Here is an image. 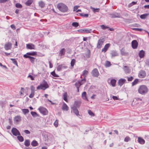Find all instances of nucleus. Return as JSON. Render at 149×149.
<instances>
[{
    "label": "nucleus",
    "instance_id": "f257e3e1",
    "mask_svg": "<svg viewBox=\"0 0 149 149\" xmlns=\"http://www.w3.org/2000/svg\"><path fill=\"white\" fill-rule=\"evenodd\" d=\"M57 8L60 11L63 13H65L68 11V7L63 3H61L57 4Z\"/></svg>",
    "mask_w": 149,
    "mask_h": 149
},
{
    "label": "nucleus",
    "instance_id": "f03ea898",
    "mask_svg": "<svg viewBox=\"0 0 149 149\" xmlns=\"http://www.w3.org/2000/svg\"><path fill=\"white\" fill-rule=\"evenodd\" d=\"M138 91L140 94L144 95L148 92V89L146 86L141 85L139 87L138 89Z\"/></svg>",
    "mask_w": 149,
    "mask_h": 149
},
{
    "label": "nucleus",
    "instance_id": "7ed1b4c3",
    "mask_svg": "<svg viewBox=\"0 0 149 149\" xmlns=\"http://www.w3.org/2000/svg\"><path fill=\"white\" fill-rule=\"evenodd\" d=\"M49 86L47 82L44 81L42 84L37 87V90L41 89L45 90Z\"/></svg>",
    "mask_w": 149,
    "mask_h": 149
},
{
    "label": "nucleus",
    "instance_id": "20e7f679",
    "mask_svg": "<svg viewBox=\"0 0 149 149\" xmlns=\"http://www.w3.org/2000/svg\"><path fill=\"white\" fill-rule=\"evenodd\" d=\"M38 109L40 113L44 115H46L48 113L47 110L45 108L41 107L39 108Z\"/></svg>",
    "mask_w": 149,
    "mask_h": 149
},
{
    "label": "nucleus",
    "instance_id": "39448f33",
    "mask_svg": "<svg viewBox=\"0 0 149 149\" xmlns=\"http://www.w3.org/2000/svg\"><path fill=\"white\" fill-rule=\"evenodd\" d=\"M11 132L15 136H20L21 135L19 131L15 128L13 127L12 129Z\"/></svg>",
    "mask_w": 149,
    "mask_h": 149
},
{
    "label": "nucleus",
    "instance_id": "423d86ee",
    "mask_svg": "<svg viewBox=\"0 0 149 149\" xmlns=\"http://www.w3.org/2000/svg\"><path fill=\"white\" fill-rule=\"evenodd\" d=\"M104 41L103 39H100L98 40L97 47V48L100 49Z\"/></svg>",
    "mask_w": 149,
    "mask_h": 149
},
{
    "label": "nucleus",
    "instance_id": "0eeeda50",
    "mask_svg": "<svg viewBox=\"0 0 149 149\" xmlns=\"http://www.w3.org/2000/svg\"><path fill=\"white\" fill-rule=\"evenodd\" d=\"M91 74L93 77H97L99 75V73L96 68H95L92 71Z\"/></svg>",
    "mask_w": 149,
    "mask_h": 149
},
{
    "label": "nucleus",
    "instance_id": "6e6552de",
    "mask_svg": "<svg viewBox=\"0 0 149 149\" xmlns=\"http://www.w3.org/2000/svg\"><path fill=\"white\" fill-rule=\"evenodd\" d=\"M12 47V44L10 42L6 43L4 45V48L6 50L10 49Z\"/></svg>",
    "mask_w": 149,
    "mask_h": 149
},
{
    "label": "nucleus",
    "instance_id": "1a4fd4ad",
    "mask_svg": "<svg viewBox=\"0 0 149 149\" xmlns=\"http://www.w3.org/2000/svg\"><path fill=\"white\" fill-rule=\"evenodd\" d=\"M132 47L133 49L137 48L138 45V43L136 40H133L132 42Z\"/></svg>",
    "mask_w": 149,
    "mask_h": 149
},
{
    "label": "nucleus",
    "instance_id": "9d476101",
    "mask_svg": "<svg viewBox=\"0 0 149 149\" xmlns=\"http://www.w3.org/2000/svg\"><path fill=\"white\" fill-rule=\"evenodd\" d=\"M21 120V117L19 115L15 116L13 119L14 121L16 123H17L20 122Z\"/></svg>",
    "mask_w": 149,
    "mask_h": 149
},
{
    "label": "nucleus",
    "instance_id": "9b49d317",
    "mask_svg": "<svg viewBox=\"0 0 149 149\" xmlns=\"http://www.w3.org/2000/svg\"><path fill=\"white\" fill-rule=\"evenodd\" d=\"M146 76V73L144 71L141 70L139 73V77L140 78H143Z\"/></svg>",
    "mask_w": 149,
    "mask_h": 149
},
{
    "label": "nucleus",
    "instance_id": "f8f14e48",
    "mask_svg": "<svg viewBox=\"0 0 149 149\" xmlns=\"http://www.w3.org/2000/svg\"><path fill=\"white\" fill-rule=\"evenodd\" d=\"M71 108L72 109L73 112L77 116L79 115V112L77 108L74 107H71Z\"/></svg>",
    "mask_w": 149,
    "mask_h": 149
},
{
    "label": "nucleus",
    "instance_id": "ddd939ff",
    "mask_svg": "<svg viewBox=\"0 0 149 149\" xmlns=\"http://www.w3.org/2000/svg\"><path fill=\"white\" fill-rule=\"evenodd\" d=\"M23 56L25 58H29L31 62L32 63H33L35 61V60L36 59V58H35L26 55V54H24V55Z\"/></svg>",
    "mask_w": 149,
    "mask_h": 149
},
{
    "label": "nucleus",
    "instance_id": "4468645a",
    "mask_svg": "<svg viewBox=\"0 0 149 149\" xmlns=\"http://www.w3.org/2000/svg\"><path fill=\"white\" fill-rule=\"evenodd\" d=\"M110 16L111 18L120 17V13H115L114 14H111L110 15Z\"/></svg>",
    "mask_w": 149,
    "mask_h": 149
},
{
    "label": "nucleus",
    "instance_id": "2eb2a0df",
    "mask_svg": "<svg viewBox=\"0 0 149 149\" xmlns=\"http://www.w3.org/2000/svg\"><path fill=\"white\" fill-rule=\"evenodd\" d=\"M110 45L109 43L105 45L104 48L102 49V52H104V53H105L107 51L109 47H110Z\"/></svg>",
    "mask_w": 149,
    "mask_h": 149
},
{
    "label": "nucleus",
    "instance_id": "dca6fc26",
    "mask_svg": "<svg viewBox=\"0 0 149 149\" xmlns=\"http://www.w3.org/2000/svg\"><path fill=\"white\" fill-rule=\"evenodd\" d=\"M123 69L125 73H130V70L128 66H123Z\"/></svg>",
    "mask_w": 149,
    "mask_h": 149
},
{
    "label": "nucleus",
    "instance_id": "f3484780",
    "mask_svg": "<svg viewBox=\"0 0 149 149\" xmlns=\"http://www.w3.org/2000/svg\"><path fill=\"white\" fill-rule=\"evenodd\" d=\"M125 81L126 80L125 79H121L118 80V85L121 86L125 83Z\"/></svg>",
    "mask_w": 149,
    "mask_h": 149
},
{
    "label": "nucleus",
    "instance_id": "a211bd4d",
    "mask_svg": "<svg viewBox=\"0 0 149 149\" xmlns=\"http://www.w3.org/2000/svg\"><path fill=\"white\" fill-rule=\"evenodd\" d=\"M62 109L63 110L67 111L68 110V107L67 104L64 102L63 103Z\"/></svg>",
    "mask_w": 149,
    "mask_h": 149
},
{
    "label": "nucleus",
    "instance_id": "6ab92c4d",
    "mask_svg": "<svg viewBox=\"0 0 149 149\" xmlns=\"http://www.w3.org/2000/svg\"><path fill=\"white\" fill-rule=\"evenodd\" d=\"M110 54L112 57L118 56V54L117 52L113 50L111 52Z\"/></svg>",
    "mask_w": 149,
    "mask_h": 149
},
{
    "label": "nucleus",
    "instance_id": "aec40b11",
    "mask_svg": "<svg viewBox=\"0 0 149 149\" xmlns=\"http://www.w3.org/2000/svg\"><path fill=\"white\" fill-rule=\"evenodd\" d=\"M35 46L32 44H28L26 45V48L30 49H34L35 48Z\"/></svg>",
    "mask_w": 149,
    "mask_h": 149
},
{
    "label": "nucleus",
    "instance_id": "412c9836",
    "mask_svg": "<svg viewBox=\"0 0 149 149\" xmlns=\"http://www.w3.org/2000/svg\"><path fill=\"white\" fill-rule=\"evenodd\" d=\"M138 142L141 144H143L145 143V140L141 137H138Z\"/></svg>",
    "mask_w": 149,
    "mask_h": 149
},
{
    "label": "nucleus",
    "instance_id": "4be33fe9",
    "mask_svg": "<svg viewBox=\"0 0 149 149\" xmlns=\"http://www.w3.org/2000/svg\"><path fill=\"white\" fill-rule=\"evenodd\" d=\"M145 55V52L143 50L140 51L139 52V57L141 58H143Z\"/></svg>",
    "mask_w": 149,
    "mask_h": 149
},
{
    "label": "nucleus",
    "instance_id": "5701e85b",
    "mask_svg": "<svg viewBox=\"0 0 149 149\" xmlns=\"http://www.w3.org/2000/svg\"><path fill=\"white\" fill-rule=\"evenodd\" d=\"M39 6L41 8H43L45 6V3L43 1H41L38 2Z\"/></svg>",
    "mask_w": 149,
    "mask_h": 149
},
{
    "label": "nucleus",
    "instance_id": "b1692460",
    "mask_svg": "<svg viewBox=\"0 0 149 149\" xmlns=\"http://www.w3.org/2000/svg\"><path fill=\"white\" fill-rule=\"evenodd\" d=\"M80 103L78 101H75L74 103V104L73 106L71 107H74L76 108H79L80 106Z\"/></svg>",
    "mask_w": 149,
    "mask_h": 149
},
{
    "label": "nucleus",
    "instance_id": "393cba45",
    "mask_svg": "<svg viewBox=\"0 0 149 149\" xmlns=\"http://www.w3.org/2000/svg\"><path fill=\"white\" fill-rule=\"evenodd\" d=\"M67 94L66 92L63 93V99L66 102H68V100L67 99Z\"/></svg>",
    "mask_w": 149,
    "mask_h": 149
},
{
    "label": "nucleus",
    "instance_id": "a878e982",
    "mask_svg": "<svg viewBox=\"0 0 149 149\" xmlns=\"http://www.w3.org/2000/svg\"><path fill=\"white\" fill-rule=\"evenodd\" d=\"M37 54V53L36 52H27L26 53V54L27 56H35Z\"/></svg>",
    "mask_w": 149,
    "mask_h": 149
},
{
    "label": "nucleus",
    "instance_id": "bb28decb",
    "mask_svg": "<svg viewBox=\"0 0 149 149\" xmlns=\"http://www.w3.org/2000/svg\"><path fill=\"white\" fill-rule=\"evenodd\" d=\"M82 98L85 100H88V99L86 97V93L84 92L82 93Z\"/></svg>",
    "mask_w": 149,
    "mask_h": 149
},
{
    "label": "nucleus",
    "instance_id": "cd10ccee",
    "mask_svg": "<svg viewBox=\"0 0 149 149\" xmlns=\"http://www.w3.org/2000/svg\"><path fill=\"white\" fill-rule=\"evenodd\" d=\"M65 52V49L64 48H63L60 51L59 54L60 56H62V55H64Z\"/></svg>",
    "mask_w": 149,
    "mask_h": 149
},
{
    "label": "nucleus",
    "instance_id": "c85d7f7f",
    "mask_svg": "<svg viewBox=\"0 0 149 149\" xmlns=\"http://www.w3.org/2000/svg\"><path fill=\"white\" fill-rule=\"evenodd\" d=\"M33 2V0H28L25 3L26 5L27 6H30Z\"/></svg>",
    "mask_w": 149,
    "mask_h": 149
},
{
    "label": "nucleus",
    "instance_id": "c756f323",
    "mask_svg": "<svg viewBox=\"0 0 149 149\" xmlns=\"http://www.w3.org/2000/svg\"><path fill=\"white\" fill-rule=\"evenodd\" d=\"M31 145L33 146H37L38 143L37 142L36 140H33L31 143Z\"/></svg>",
    "mask_w": 149,
    "mask_h": 149
},
{
    "label": "nucleus",
    "instance_id": "7c9ffc66",
    "mask_svg": "<svg viewBox=\"0 0 149 149\" xmlns=\"http://www.w3.org/2000/svg\"><path fill=\"white\" fill-rule=\"evenodd\" d=\"M24 144L26 146H28L30 145V141L28 140H25L24 142Z\"/></svg>",
    "mask_w": 149,
    "mask_h": 149
},
{
    "label": "nucleus",
    "instance_id": "2f4dec72",
    "mask_svg": "<svg viewBox=\"0 0 149 149\" xmlns=\"http://www.w3.org/2000/svg\"><path fill=\"white\" fill-rule=\"evenodd\" d=\"M88 73V72L87 70H85L83 71L82 75L84 77V78H85L86 77Z\"/></svg>",
    "mask_w": 149,
    "mask_h": 149
},
{
    "label": "nucleus",
    "instance_id": "473e14b6",
    "mask_svg": "<svg viewBox=\"0 0 149 149\" xmlns=\"http://www.w3.org/2000/svg\"><path fill=\"white\" fill-rule=\"evenodd\" d=\"M90 8L95 13V12H98L99 11L100 9L99 8H95L91 6L90 7Z\"/></svg>",
    "mask_w": 149,
    "mask_h": 149
},
{
    "label": "nucleus",
    "instance_id": "72a5a7b5",
    "mask_svg": "<svg viewBox=\"0 0 149 149\" xmlns=\"http://www.w3.org/2000/svg\"><path fill=\"white\" fill-rule=\"evenodd\" d=\"M22 110L24 115L26 114L29 112V110L27 109H22Z\"/></svg>",
    "mask_w": 149,
    "mask_h": 149
},
{
    "label": "nucleus",
    "instance_id": "f704fd0d",
    "mask_svg": "<svg viewBox=\"0 0 149 149\" xmlns=\"http://www.w3.org/2000/svg\"><path fill=\"white\" fill-rule=\"evenodd\" d=\"M116 81L114 79H112L111 81V84L113 86H115L116 83Z\"/></svg>",
    "mask_w": 149,
    "mask_h": 149
},
{
    "label": "nucleus",
    "instance_id": "c9c22d12",
    "mask_svg": "<svg viewBox=\"0 0 149 149\" xmlns=\"http://www.w3.org/2000/svg\"><path fill=\"white\" fill-rule=\"evenodd\" d=\"M76 87L79 88L80 86L81 85V84H80V81L79 80L75 84Z\"/></svg>",
    "mask_w": 149,
    "mask_h": 149
},
{
    "label": "nucleus",
    "instance_id": "e433bc0d",
    "mask_svg": "<svg viewBox=\"0 0 149 149\" xmlns=\"http://www.w3.org/2000/svg\"><path fill=\"white\" fill-rule=\"evenodd\" d=\"M17 138L18 140L20 142H22L24 141V138L23 137L20 135L17 136Z\"/></svg>",
    "mask_w": 149,
    "mask_h": 149
},
{
    "label": "nucleus",
    "instance_id": "4c0bfd02",
    "mask_svg": "<svg viewBox=\"0 0 149 149\" xmlns=\"http://www.w3.org/2000/svg\"><path fill=\"white\" fill-rule=\"evenodd\" d=\"M72 25L73 26H74L75 27H77L79 26V24L78 22H74L72 23Z\"/></svg>",
    "mask_w": 149,
    "mask_h": 149
},
{
    "label": "nucleus",
    "instance_id": "58836bf2",
    "mask_svg": "<svg viewBox=\"0 0 149 149\" xmlns=\"http://www.w3.org/2000/svg\"><path fill=\"white\" fill-rule=\"evenodd\" d=\"M147 15H148L147 14L142 15H140V17L141 19H144L146 18Z\"/></svg>",
    "mask_w": 149,
    "mask_h": 149
},
{
    "label": "nucleus",
    "instance_id": "ea45409f",
    "mask_svg": "<svg viewBox=\"0 0 149 149\" xmlns=\"http://www.w3.org/2000/svg\"><path fill=\"white\" fill-rule=\"evenodd\" d=\"M31 115L34 117H36L38 116V115L35 112L31 111Z\"/></svg>",
    "mask_w": 149,
    "mask_h": 149
},
{
    "label": "nucleus",
    "instance_id": "a19ab883",
    "mask_svg": "<svg viewBox=\"0 0 149 149\" xmlns=\"http://www.w3.org/2000/svg\"><path fill=\"white\" fill-rule=\"evenodd\" d=\"M10 60L12 61L13 63L15 64V65H16L17 66H18L17 63V61L14 58H10Z\"/></svg>",
    "mask_w": 149,
    "mask_h": 149
},
{
    "label": "nucleus",
    "instance_id": "79ce46f5",
    "mask_svg": "<svg viewBox=\"0 0 149 149\" xmlns=\"http://www.w3.org/2000/svg\"><path fill=\"white\" fill-rule=\"evenodd\" d=\"M80 81V84H81V85L84 83L86 82V79L85 78H84L83 79H81V80H79Z\"/></svg>",
    "mask_w": 149,
    "mask_h": 149
},
{
    "label": "nucleus",
    "instance_id": "37998d69",
    "mask_svg": "<svg viewBox=\"0 0 149 149\" xmlns=\"http://www.w3.org/2000/svg\"><path fill=\"white\" fill-rule=\"evenodd\" d=\"M111 64L110 62L109 61H107L105 63V66L106 67H109L111 66Z\"/></svg>",
    "mask_w": 149,
    "mask_h": 149
},
{
    "label": "nucleus",
    "instance_id": "c03bdc74",
    "mask_svg": "<svg viewBox=\"0 0 149 149\" xmlns=\"http://www.w3.org/2000/svg\"><path fill=\"white\" fill-rule=\"evenodd\" d=\"M121 54L123 55H126L128 54V53L125 52L124 50L123 49L121 50Z\"/></svg>",
    "mask_w": 149,
    "mask_h": 149
},
{
    "label": "nucleus",
    "instance_id": "a18cd8bd",
    "mask_svg": "<svg viewBox=\"0 0 149 149\" xmlns=\"http://www.w3.org/2000/svg\"><path fill=\"white\" fill-rule=\"evenodd\" d=\"M15 6L17 8H21L22 7V5L19 3H17L15 4Z\"/></svg>",
    "mask_w": 149,
    "mask_h": 149
},
{
    "label": "nucleus",
    "instance_id": "49530a36",
    "mask_svg": "<svg viewBox=\"0 0 149 149\" xmlns=\"http://www.w3.org/2000/svg\"><path fill=\"white\" fill-rule=\"evenodd\" d=\"M88 113L91 116H94V113L90 110H89L88 111Z\"/></svg>",
    "mask_w": 149,
    "mask_h": 149
},
{
    "label": "nucleus",
    "instance_id": "de8ad7c7",
    "mask_svg": "<svg viewBox=\"0 0 149 149\" xmlns=\"http://www.w3.org/2000/svg\"><path fill=\"white\" fill-rule=\"evenodd\" d=\"M75 62V60L73 59H72L71 62V66L73 67L74 65Z\"/></svg>",
    "mask_w": 149,
    "mask_h": 149
},
{
    "label": "nucleus",
    "instance_id": "09e8293b",
    "mask_svg": "<svg viewBox=\"0 0 149 149\" xmlns=\"http://www.w3.org/2000/svg\"><path fill=\"white\" fill-rule=\"evenodd\" d=\"M138 82V79H135L132 82V86H134L137 84Z\"/></svg>",
    "mask_w": 149,
    "mask_h": 149
},
{
    "label": "nucleus",
    "instance_id": "8fccbe9b",
    "mask_svg": "<svg viewBox=\"0 0 149 149\" xmlns=\"http://www.w3.org/2000/svg\"><path fill=\"white\" fill-rule=\"evenodd\" d=\"M51 74L54 77H59L58 75L56 74L54 71L52 72H51Z\"/></svg>",
    "mask_w": 149,
    "mask_h": 149
},
{
    "label": "nucleus",
    "instance_id": "3c124183",
    "mask_svg": "<svg viewBox=\"0 0 149 149\" xmlns=\"http://www.w3.org/2000/svg\"><path fill=\"white\" fill-rule=\"evenodd\" d=\"M62 65H59L57 68V70L58 71H61L62 68Z\"/></svg>",
    "mask_w": 149,
    "mask_h": 149
},
{
    "label": "nucleus",
    "instance_id": "603ef678",
    "mask_svg": "<svg viewBox=\"0 0 149 149\" xmlns=\"http://www.w3.org/2000/svg\"><path fill=\"white\" fill-rule=\"evenodd\" d=\"M130 140V138L128 136L126 137L124 140V141L125 142H127Z\"/></svg>",
    "mask_w": 149,
    "mask_h": 149
},
{
    "label": "nucleus",
    "instance_id": "864d4df0",
    "mask_svg": "<svg viewBox=\"0 0 149 149\" xmlns=\"http://www.w3.org/2000/svg\"><path fill=\"white\" fill-rule=\"evenodd\" d=\"M84 29V32L87 33H91L92 31V30L91 29Z\"/></svg>",
    "mask_w": 149,
    "mask_h": 149
},
{
    "label": "nucleus",
    "instance_id": "5fc2aeb1",
    "mask_svg": "<svg viewBox=\"0 0 149 149\" xmlns=\"http://www.w3.org/2000/svg\"><path fill=\"white\" fill-rule=\"evenodd\" d=\"M80 15L81 16H83L85 17H87L88 16V14H84V13H81L80 14Z\"/></svg>",
    "mask_w": 149,
    "mask_h": 149
},
{
    "label": "nucleus",
    "instance_id": "6e6d98bb",
    "mask_svg": "<svg viewBox=\"0 0 149 149\" xmlns=\"http://www.w3.org/2000/svg\"><path fill=\"white\" fill-rule=\"evenodd\" d=\"M34 95V93L31 92V93L29 95V97L30 98H32Z\"/></svg>",
    "mask_w": 149,
    "mask_h": 149
},
{
    "label": "nucleus",
    "instance_id": "4d7b16f0",
    "mask_svg": "<svg viewBox=\"0 0 149 149\" xmlns=\"http://www.w3.org/2000/svg\"><path fill=\"white\" fill-rule=\"evenodd\" d=\"M54 125L56 127H57L58 126V120H56L54 123Z\"/></svg>",
    "mask_w": 149,
    "mask_h": 149
},
{
    "label": "nucleus",
    "instance_id": "13d9d810",
    "mask_svg": "<svg viewBox=\"0 0 149 149\" xmlns=\"http://www.w3.org/2000/svg\"><path fill=\"white\" fill-rule=\"evenodd\" d=\"M101 27L103 29H106L109 28V27L105 26L104 25H101Z\"/></svg>",
    "mask_w": 149,
    "mask_h": 149
},
{
    "label": "nucleus",
    "instance_id": "bf43d9fd",
    "mask_svg": "<svg viewBox=\"0 0 149 149\" xmlns=\"http://www.w3.org/2000/svg\"><path fill=\"white\" fill-rule=\"evenodd\" d=\"M31 92L34 93L35 87L33 86H31Z\"/></svg>",
    "mask_w": 149,
    "mask_h": 149
},
{
    "label": "nucleus",
    "instance_id": "052dcab7",
    "mask_svg": "<svg viewBox=\"0 0 149 149\" xmlns=\"http://www.w3.org/2000/svg\"><path fill=\"white\" fill-rule=\"evenodd\" d=\"M128 81H131L133 79V77H127Z\"/></svg>",
    "mask_w": 149,
    "mask_h": 149
},
{
    "label": "nucleus",
    "instance_id": "680f3d73",
    "mask_svg": "<svg viewBox=\"0 0 149 149\" xmlns=\"http://www.w3.org/2000/svg\"><path fill=\"white\" fill-rule=\"evenodd\" d=\"M133 30L135 31H142V29H141L134 28L133 29Z\"/></svg>",
    "mask_w": 149,
    "mask_h": 149
},
{
    "label": "nucleus",
    "instance_id": "e2e57ef3",
    "mask_svg": "<svg viewBox=\"0 0 149 149\" xmlns=\"http://www.w3.org/2000/svg\"><path fill=\"white\" fill-rule=\"evenodd\" d=\"M24 132L27 134H30V132L28 130H25L24 131Z\"/></svg>",
    "mask_w": 149,
    "mask_h": 149
},
{
    "label": "nucleus",
    "instance_id": "0e129e2a",
    "mask_svg": "<svg viewBox=\"0 0 149 149\" xmlns=\"http://www.w3.org/2000/svg\"><path fill=\"white\" fill-rule=\"evenodd\" d=\"M24 89L23 88H21V91L20 92V95H22L23 94V93L24 92Z\"/></svg>",
    "mask_w": 149,
    "mask_h": 149
},
{
    "label": "nucleus",
    "instance_id": "69168bd1",
    "mask_svg": "<svg viewBox=\"0 0 149 149\" xmlns=\"http://www.w3.org/2000/svg\"><path fill=\"white\" fill-rule=\"evenodd\" d=\"M28 77V78H31V79L32 80H34V78L31 75H29Z\"/></svg>",
    "mask_w": 149,
    "mask_h": 149
},
{
    "label": "nucleus",
    "instance_id": "338daca9",
    "mask_svg": "<svg viewBox=\"0 0 149 149\" xmlns=\"http://www.w3.org/2000/svg\"><path fill=\"white\" fill-rule=\"evenodd\" d=\"M0 66L1 67H2L3 68H5L6 69H7V67L6 65H3L1 63H0Z\"/></svg>",
    "mask_w": 149,
    "mask_h": 149
},
{
    "label": "nucleus",
    "instance_id": "774afa93",
    "mask_svg": "<svg viewBox=\"0 0 149 149\" xmlns=\"http://www.w3.org/2000/svg\"><path fill=\"white\" fill-rule=\"evenodd\" d=\"M79 7V6H74V7L73 11H76L77 10V9H78V7Z\"/></svg>",
    "mask_w": 149,
    "mask_h": 149
}]
</instances>
